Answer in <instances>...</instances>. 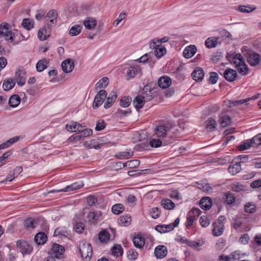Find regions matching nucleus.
Instances as JSON below:
<instances>
[{
  "instance_id": "f257e3e1",
  "label": "nucleus",
  "mask_w": 261,
  "mask_h": 261,
  "mask_svg": "<svg viewBox=\"0 0 261 261\" xmlns=\"http://www.w3.org/2000/svg\"><path fill=\"white\" fill-rule=\"evenodd\" d=\"M231 63L235 64V67L239 73L246 75L248 73L249 68L245 62L244 57L240 54L234 55L229 59Z\"/></svg>"
},
{
  "instance_id": "f03ea898",
  "label": "nucleus",
  "mask_w": 261,
  "mask_h": 261,
  "mask_svg": "<svg viewBox=\"0 0 261 261\" xmlns=\"http://www.w3.org/2000/svg\"><path fill=\"white\" fill-rule=\"evenodd\" d=\"M3 38L9 43H13L14 41V34L9 31L7 23L0 25V39Z\"/></svg>"
},
{
  "instance_id": "7ed1b4c3",
  "label": "nucleus",
  "mask_w": 261,
  "mask_h": 261,
  "mask_svg": "<svg viewBox=\"0 0 261 261\" xmlns=\"http://www.w3.org/2000/svg\"><path fill=\"white\" fill-rule=\"evenodd\" d=\"M172 127L171 124H162L157 126L154 129L153 136L158 138H164L167 135L168 133Z\"/></svg>"
},
{
  "instance_id": "20e7f679",
  "label": "nucleus",
  "mask_w": 261,
  "mask_h": 261,
  "mask_svg": "<svg viewBox=\"0 0 261 261\" xmlns=\"http://www.w3.org/2000/svg\"><path fill=\"white\" fill-rule=\"evenodd\" d=\"M248 64L253 67L258 65L261 61V56L254 51H249L245 55Z\"/></svg>"
},
{
  "instance_id": "39448f33",
  "label": "nucleus",
  "mask_w": 261,
  "mask_h": 261,
  "mask_svg": "<svg viewBox=\"0 0 261 261\" xmlns=\"http://www.w3.org/2000/svg\"><path fill=\"white\" fill-rule=\"evenodd\" d=\"M80 251L85 261H89L92 255V248L89 243H84L80 245Z\"/></svg>"
},
{
  "instance_id": "423d86ee",
  "label": "nucleus",
  "mask_w": 261,
  "mask_h": 261,
  "mask_svg": "<svg viewBox=\"0 0 261 261\" xmlns=\"http://www.w3.org/2000/svg\"><path fill=\"white\" fill-rule=\"evenodd\" d=\"M16 245L19 251L23 255L31 254L33 249L31 244L24 240L17 241Z\"/></svg>"
},
{
  "instance_id": "0eeeda50",
  "label": "nucleus",
  "mask_w": 261,
  "mask_h": 261,
  "mask_svg": "<svg viewBox=\"0 0 261 261\" xmlns=\"http://www.w3.org/2000/svg\"><path fill=\"white\" fill-rule=\"evenodd\" d=\"M18 85L23 86L26 82V71L23 68H18L15 72L14 79Z\"/></svg>"
},
{
  "instance_id": "6e6552de",
  "label": "nucleus",
  "mask_w": 261,
  "mask_h": 261,
  "mask_svg": "<svg viewBox=\"0 0 261 261\" xmlns=\"http://www.w3.org/2000/svg\"><path fill=\"white\" fill-rule=\"evenodd\" d=\"M107 93L106 91L104 90H100L95 97L93 103V109H96L101 106L107 97Z\"/></svg>"
},
{
  "instance_id": "1a4fd4ad",
  "label": "nucleus",
  "mask_w": 261,
  "mask_h": 261,
  "mask_svg": "<svg viewBox=\"0 0 261 261\" xmlns=\"http://www.w3.org/2000/svg\"><path fill=\"white\" fill-rule=\"evenodd\" d=\"M57 13L55 10L49 11L45 16L46 21L48 28H51L56 24L57 20Z\"/></svg>"
},
{
  "instance_id": "9d476101",
  "label": "nucleus",
  "mask_w": 261,
  "mask_h": 261,
  "mask_svg": "<svg viewBox=\"0 0 261 261\" xmlns=\"http://www.w3.org/2000/svg\"><path fill=\"white\" fill-rule=\"evenodd\" d=\"M64 251V248L62 246L57 244H54L50 251L49 252V253L51 256L55 258H59L60 255L63 254Z\"/></svg>"
},
{
  "instance_id": "9b49d317",
  "label": "nucleus",
  "mask_w": 261,
  "mask_h": 261,
  "mask_svg": "<svg viewBox=\"0 0 261 261\" xmlns=\"http://www.w3.org/2000/svg\"><path fill=\"white\" fill-rule=\"evenodd\" d=\"M84 186V184L82 181L74 182L70 185L66 186L63 189L57 190V192H68L72 191H75L82 188Z\"/></svg>"
},
{
  "instance_id": "f8f14e48",
  "label": "nucleus",
  "mask_w": 261,
  "mask_h": 261,
  "mask_svg": "<svg viewBox=\"0 0 261 261\" xmlns=\"http://www.w3.org/2000/svg\"><path fill=\"white\" fill-rule=\"evenodd\" d=\"M167 253V248L164 245H159L155 248L154 250V255L157 258H163L166 256Z\"/></svg>"
},
{
  "instance_id": "ddd939ff",
  "label": "nucleus",
  "mask_w": 261,
  "mask_h": 261,
  "mask_svg": "<svg viewBox=\"0 0 261 261\" xmlns=\"http://www.w3.org/2000/svg\"><path fill=\"white\" fill-rule=\"evenodd\" d=\"M62 69L65 73L72 72L74 67V63L70 59H67L61 64Z\"/></svg>"
},
{
  "instance_id": "4468645a",
  "label": "nucleus",
  "mask_w": 261,
  "mask_h": 261,
  "mask_svg": "<svg viewBox=\"0 0 261 261\" xmlns=\"http://www.w3.org/2000/svg\"><path fill=\"white\" fill-rule=\"evenodd\" d=\"M238 74L237 71L231 68L226 69L223 73V76L228 82H233L236 80Z\"/></svg>"
},
{
  "instance_id": "2eb2a0df",
  "label": "nucleus",
  "mask_w": 261,
  "mask_h": 261,
  "mask_svg": "<svg viewBox=\"0 0 261 261\" xmlns=\"http://www.w3.org/2000/svg\"><path fill=\"white\" fill-rule=\"evenodd\" d=\"M223 217L221 216L218 219V222L214 224V228L213 229V233L215 236H219L222 234L224 230V225L220 222L221 218Z\"/></svg>"
},
{
  "instance_id": "dca6fc26",
  "label": "nucleus",
  "mask_w": 261,
  "mask_h": 261,
  "mask_svg": "<svg viewBox=\"0 0 261 261\" xmlns=\"http://www.w3.org/2000/svg\"><path fill=\"white\" fill-rule=\"evenodd\" d=\"M228 170L233 175L239 173L241 170L240 163L236 161H233L229 165Z\"/></svg>"
},
{
  "instance_id": "f3484780",
  "label": "nucleus",
  "mask_w": 261,
  "mask_h": 261,
  "mask_svg": "<svg viewBox=\"0 0 261 261\" xmlns=\"http://www.w3.org/2000/svg\"><path fill=\"white\" fill-rule=\"evenodd\" d=\"M158 83L160 88L166 89L171 85V79L167 76H163L159 79Z\"/></svg>"
},
{
  "instance_id": "a211bd4d",
  "label": "nucleus",
  "mask_w": 261,
  "mask_h": 261,
  "mask_svg": "<svg viewBox=\"0 0 261 261\" xmlns=\"http://www.w3.org/2000/svg\"><path fill=\"white\" fill-rule=\"evenodd\" d=\"M140 95L142 96L146 101H150L153 98L150 88L148 85H146L143 88L141 93Z\"/></svg>"
},
{
  "instance_id": "6ab92c4d",
  "label": "nucleus",
  "mask_w": 261,
  "mask_h": 261,
  "mask_svg": "<svg viewBox=\"0 0 261 261\" xmlns=\"http://www.w3.org/2000/svg\"><path fill=\"white\" fill-rule=\"evenodd\" d=\"M66 128L68 132L78 133L82 128V125L76 122H71L66 124Z\"/></svg>"
},
{
  "instance_id": "aec40b11",
  "label": "nucleus",
  "mask_w": 261,
  "mask_h": 261,
  "mask_svg": "<svg viewBox=\"0 0 261 261\" xmlns=\"http://www.w3.org/2000/svg\"><path fill=\"white\" fill-rule=\"evenodd\" d=\"M197 50L196 47L194 45H190L187 47L183 51V56L187 58H190L192 57Z\"/></svg>"
},
{
  "instance_id": "412c9836",
  "label": "nucleus",
  "mask_w": 261,
  "mask_h": 261,
  "mask_svg": "<svg viewBox=\"0 0 261 261\" xmlns=\"http://www.w3.org/2000/svg\"><path fill=\"white\" fill-rule=\"evenodd\" d=\"M204 75L203 70L200 67L196 68L192 73L193 79L196 81H201L204 77Z\"/></svg>"
},
{
  "instance_id": "4be33fe9",
  "label": "nucleus",
  "mask_w": 261,
  "mask_h": 261,
  "mask_svg": "<svg viewBox=\"0 0 261 261\" xmlns=\"http://www.w3.org/2000/svg\"><path fill=\"white\" fill-rule=\"evenodd\" d=\"M200 205L201 208L205 210H209L212 206L211 199L208 197H204L200 201Z\"/></svg>"
},
{
  "instance_id": "5701e85b",
  "label": "nucleus",
  "mask_w": 261,
  "mask_h": 261,
  "mask_svg": "<svg viewBox=\"0 0 261 261\" xmlns=\"http://www.w3.org/2000/svg\"><path fill=\"white\" fill-rule=\"evenodd\" d=\"M219 123L222 127H226L231 124V118L224 114L221 113L219 115Z\"/></svg>"
},
{
  "instance_id": "b1692460",
  "label": "nucleus",
  "mask_w": 261,
  "mask_h": 261,
  "mask_svg": "<svg viewBox=\"0 0 261 261\" xmlns=\"http://www.w3.org/2000/svg\"><path fill=\"white\" fill-rule=\"evenodd\" d=\"M117 95L114 91L111 92L107 98V101L104 104V107L106 109L110 108L115 102Z\"/></svg>"
},
{
  "instance_id": "393cba45",
  "label": "nucleus",
  "mask_w": 261,
  "mask_h": 261,
  "mask_svg": "<svg viewBox=\"0 0 261 261\" xmlns=\"http://www.w3.org/2000/svg\"><path fill=\"white\" fill-rule=\"evenodd\" d=\"M102 213L100 211H91L88 214L89 220L93 223H96L99 218L101 216Z\"/></svg>"
},
{
  "instance_id": "a878e982",
  "label": "nucleus",
  "mask_w": 261,
  "mask_h": 261,
  "mask_svg": "<svg viewBox=\"0 0 261 261\" xmlns=\"http://www.w3.org/2000/svg\"><path fill=\"white\" fill-rule=\"evenodd\" d=\"M84 24L87 29L91 30L96 27V21L92 17H87L84 21Z\"/></svg>"
},
{
  "instance_id": "bb28decb",
  "label": "nucleus",
  "mask_w": 261,
  "mask_h": 261,
  "mask_svg": "<svg viewBox=\"0 0 261 261\" xmlns=\"http://www.w3.org/2000/svg\"><path fill=\"white\" fill-rule=\"evenodd\" d=\"M146 101L140 95H137L133 100V104L134 105L136 109L139 110L143 108Z\"/></svg>"
},
{
  "instance_id": "cd10ccee",
  "label": "nucleus",
  "mask_w": 261,
  "mask_h": 261,
  "mask_svg": "<svg viewBox=\"0 0 261 261\" xmlns=\"http://www.w3.org/2000/svg\"><path fill=\"white\" fill-rule=\"evenodd\" d=\"M134 246L138 248H142L145 244V239L141 235H137L133 239Z\"/></svg>"
},
{
  "instance_id": "c85d7f7f",
  "label": "nucleus",
  "mask_w": 261,
  "mask_h": 261,
  "mask_svg": "<svg viewBox=\"0 0 261 261\" xmlns=\"http://www.w3.org/2000/svg\"><path fill=\"white\" fill-rule=\"evenodd\" d=\"M219 40V38L218 37L208 38L205 40V45L208 48L215 47L220 43Z\"/></svg>"
},
{
  "instance_id": "c756f323",
  "label": "nucleus",
  "mask_w": 261,
  "mask_h": 261,
  "mask_svg": "<svg viewBox=\"0 0 261 261\" xmlns=\"http://www.w3.org/2000/svg\"><path fill=\"white\" fill-rule=\"evenodd\" d=\"M205 127L210 131H214L216 129L217 123L216 120L212 118H209L205 122Z\"/></svg>"
},
{
  "instance_id": "7c9ffc66",
  "label": "nucleus",
  "mask_w": 261,
  "mask_h": 261,
  "mask_svg": "<svg viewBox=\"0 0 261 261\" xmlns=\"http://www.w3.org/2000/svg\"><path fill=\"white\" fill-rule=\"evenodd\" d=\"M15 85V80L12 78H9L4 81L3 88L5 91H8L12 89Z\"/></svg>"
},
{
  "instance_id": "2f4dec72",
  "label": "nucleus",
  "mask_w": 261,
  "mask_h": 261,
  "mask_svg": "<svg viewBox=\"0 0 261 261\" xmlns=\"http://www.w3.org/2000/svg\"><path fill=\"white\" fill-rule=\"evenodd\" d=\"M34 240L35 242L38 245L44 244L47 240V237L45 233L40 232L35 236Z\"/></svg>"
},
{
  "instance_id": "473e14b6",
  "label": "nucleus",
  "mask_w": 261,
  "mask_h": 261,
  "mask_svg": "<svg viewBox=\"0 0 261 261\" xmlns=\"http://www.w3.org/2000/svg\"><path fill=\"white\" fill-rule=\"evenodd\" d=\"M134 155V152L132 151H125L118 152L116 154V158L120 160L128 159L132 158Z\"/></svg>"
},
{
  "instance_id": "72a5a7b5",
  "label": "nucleus",
  "mask_w": 261,
  "mask_h": 261,
  "mask_svg": "<svg viewBox=\"0 0 261 261\" xmlns=\"http://www.w3.org/2000/svg\"><path fill=\"white\" fill-rule=\"evenodd\" d=\"M231 189L236 192H243L246 191V187L239 182H234L231 185Z\"/></svg>"
},
{
  "instance_id": "f704fd0d",
  "label": "nucleus",
  "mask_w": 261,
  "mask_h": 261,
  "mask_svg": "<svg viewBox=\"0 0 261 261\" xmlns=\"http://www.w3.org/2000/svg\"><path fill=\"white\" fill-rule=\"evenodd\" d=\"M21 101V99L18 95H13L10 97L9 100V104L11 107H17Z\"/></svg>"
},
{
  "instance_id": "c9c22d12",
  "label": "nucleus",
  "mask_w": 261,
  "mask_h": 261,
  "mask_svg": "<svg viewBox=\"0 0 261 261\" xmlns=\"http://www.w3.org/2000/svg\"><path fill=\"white\" fill-rule=\"evenodd\" d=\"M49 63L48 60L46 59L39 60L36 64V69L38 72H41L44 70L47 66Z\"/></svg>"
},
{
  "instance_id": "e433bc0d",
  "label": "nucleus",
  "mask_w": 261,
  "mask_h": 261,
  "mask_svg": "<svg viewBox=\"0 0 261 261\" xmlns=\"http://www.w3.org/2000/svg\"><path fill=\"white\" fill-rule=\"evenodd\" d=\"M166 53V49L162 44L158 45V47L154 50L153 54L157 58L163 57ZM152 55L153 53H152Z\"/></svg>"
},
{
  "instance_id": "4c0bfd02",
  "label": "nucleus",
  "mask_w": 261,
  "mask_h": 261,
  "mask_svg": "<svg viewBox=\"0 0 261 261\" xmlns=\"http://www.w3.org/2000/svg\"><path fill=\"white\" fill-rule=\"evenodd\" d=\"M173 229L170 224L169 225H159L155 227V230L161 233H165Z\"/></svg>"
},
{
  "instance_id": "58836bf2",
  "label": "nucleus",
  "mask_w": 261,
  "mask_h": 261,
  "mask_svg": "<svg viewBox=\"0 0 261 261\" xmlns=\"http://www.w3.org/2000/svg\"><path fill=\"white\" fill-rule=\"evenodd\" d=\"M161 205L167 210H172L175 207V204L169 199H163L161 202Z\"/></svg>"
},
{
  "instance_id": "ea45409f",
  "label": "nucleus",
  "mask_w": 261,
  "mask_h": 261,
  "mask_svg": "<svg viewBox=\"0 0 261 261\" xmlns=\"http://www.w3.org/2000/svg\"><path fill=\"white\" fill-rule=\"evenodd\" d=\"M19 140V137L18 136H15L12 138H10L9 140L7 141L6 142L2 143L0 145L1 149H5L9 147L13 143L17 142Z\"/></svg>"
},
{
  "instance_id": "a19ab883",
  "label": "nucleus",
  "mask_w": 261,
  "mask_h": 261,
  "mask_svg": "<svg viewBox=\"0 0 261 261\" xmlns=\"http://www.w3.org/2000/svg\"><path fill=\"white\" fill-rule=\"evenodd\" d=\"M244 210L245 212L253 214L256 211V206L255 204L253 202H247L244 205Z\"/></svg>"
},
{
  "instance_id": "79ce46f5",
  "label": "nucleus",
  "mask_w": 261,
  "mask_h": 261,
  "mask_svg": "<svg viewBox=\"0 0 261 261\" xmlns=\"http://www.w3.org/2000/svg\"><path fill=\"white\" fill-rule=\"evenodd\" d=\"M109 84V79L107 77H104L100 80L95 85V89L105 88Z\"/></svg>"
},
{
  "instance_id": "37998d69",
  "label": "nucleus",
  "mask_w": 261,
  "mask_h": 261,
  "mask_svg": "<svg viewBox=\"0 0 261 261\" xmlns=\"http://www.w3.org/2000/svg\"><path fill=\"white\" fill-rule=\"evenodd\" d=\"M98 239L101 243L107 242L110 239V233L106 230H102L98 234Z\"/></svg>"
},
{
  "instance_id": "c03bdc74",
  "label": "nucleus",
  "mask_w": 261,
  "mask_h": 261,
  "mask_svg": "<svg viewBox=\"0 0 261 261\" xmlns=\"http://www.w3.org/2000/svg\"><path fill=\"white\" fill-rule=\"evenodd\" d=\"M49 36L47 33V30L45 28L40 29L38 32V37L41 41L46 40Z\"/></svg>"
},
{
  "instance_id": "a18cd8bd",
  "label": "nucleus",
  "mask_w": 261,
  "mask_h": 261,
  "mask_svg": "<svg viewBox=\"0 0 261 261\" xmlns=\"http://www.w3.org/2000/svg\"><path fill=\"white\" fill-rule=\"evenodd\" d=\"M132 221L129 215L121 216L119 219V223L123 226L128 225Z\"/></svg>"
},
{
  "instance_id": "49530a36",
  "label": "nucleus",
  "mask_w": 261,
  "mask_h": 261,
  "mask_svg": "<svg viewBox=\"0 0 261 261\" xmlns=\"http://www.w3.org/2000/svg\"><path fill=\"white\" fill-rule=\"evenodd\" d=\"M81 29L82 27L80 25H74L70 29L69 34L71 36H77L81 33Z\"/></svg>"
},
{
  "instance_id": "de8ad7c7",
  "label": "nucleus",
  "mask_w": 261,
  "mask_h": 261,
  "mask_svg": "<svg viewBox=\"0 0 261 261\" xmlns=\"http://www.w3.org/2000/svg\"><path fill=\"white\" fill-rule=\"evenodd\" d=\"M37 221L31 218L28 219L24 222V226L28 229L35 228L37 226Z\"/></svg>"
},
{
  "instance_id": "09e8293b",
  "label": "nucleus",
  "mask_w": 261,
  "mask_h": 261,
  "mask_svg": "<svg viewBox=\"0 0 261 261\" xmlns=\"http://www.w3.org/2000/svg\"><path fill=\"white\" fill-rule=\"evenodd\" d=\"M124 210V207L122 204H116L114 205L112 207V211L115 214H120Z\"/></svg>"
},
{
  "instance_id": "8fccbe9b",
  "label": "nucleus",
  "mask_w": 261,
  "mask_h": 261,
  "mask_svg": "<svg viewBox=\"0 0 261 261\" xmlns=\"http://www.w3.org/2000/svg\"><path fill=\"white\" fill-rule=\"evenodd\" d=\"M80 131H79V133L81 134V136L82 138L90 136L92 134V130L89 128H84V126L82 125V128L80 129Z\"/></svg>"
},
{
  "instance_id": "3c124183",
  "label": "nucleus",
  "mask_w": 261,
  "mask_h": 261,
  "mask_svg": "<svg viewBox=\"0 0 261 261\" xmlns=\"http://www.w3.org/2000/svg\"><path fill=\"white\" fill-rule=\"evenodd\" d=\"M198 188L204 192H212L213 190L209 184L205 182L198 184Z\"/></svg>"
},
{
  "instance_id": "603ef678",
  "label": "nucleus",
  "mask_w": 261,
  "mask_h": 261,
  "mask_svg": "<svg viewBox=\"0 0 261 261\" xmlns=\"http://www.w3.org/2000/svg\"><path fill=\"white\" fill-rule=\"evenodd\" d=\"M22 26L28 30H30L34 27V23L29 18H24L22 22Z\"/></svg>"
},
{
  "instance_id": "864d4df0",
  "label": "nucleus",
  "mask_w": 261,
  "mask_h": 261,
  "mask_svg": "<svg viewBox=\"0 0 261 261\" xmlns=\"http://www.w3.org/2000/svg\"><path fill=\"white\" fill-rule=\"evenodd\" d=\"M112 251L115 256H119L122 254L123 249L121 245H116L112 248Z\"/></svg>"
},
{
  "instance_id": "5fc2aeb1",
  "label": "nucleus",
  "mask_w": 261,
  "mask_h": 261,
  "mask_svg": "<svg viewBox=\"0 0 261 261\" xmlns=\"http://www.w3.org/2000/svg\"><path fill=\"white\" fill-rule=\"evenodd\" d=\"M250 100V98H246L245 99L238 100L234 101H229V107H237Z\"/></svg>"
},
{
  "instance_id": "6e6d98bb",
  "label": "nucleus",
  "mask_w": 261,
  "mask_h": 261,
  "mask_svg": "<svg viewBox=\"0 0 261 261\" xmlns=\"http://www.w3.org/2000/svg\"><path fill=\"white\" fill-rule=\"evenodd\" d=\"M161 211L158 207H153L149 210V214L153 219H157L159 217Z\"/></svg>"
},
{
  "instance_id": "4d7b16f0",
  "label": "nucleus",
  "mask_w": 261,
  "mask_h": 261,
  "mask_svg": "<svg viewBox=\"0 0 261 261\" xmlns=\"http://www.w3.org/2000/svg\"><path fill=\"white\" fill-rule=\"evenodd\" d=\"M137 73V70L135 67H129L126 72L127 79H129L135 77Z\"/></svg>"
},
{
  "instance_id": "13d9d810",
  "label": "nucleus",
  "mask_w": 261,
  "mask_h": 261,
  "mask_svg": "<svg viewBox=\"0 0 261 261\" xmlns=\"http://www.w3.org/2000/svg\"><path fill=\"white\" fill-rule=\"evenodd\" d=\"M132 99L129 97H123L120 100V105L124 108L127 107L129 106Z\"/></svg>"
},
{
  "instance_id": "bf43d9fd",
  "label": "nucleus",
  "mask_w": 261,
  "mask_h": 261,
  "mask_svg": "<svg viewBox=\"0 0 261 261\" xmlns=\"http://www.w3.org/2000/svg\"><path fill=\"white\" fill-rule=\"evenodd\" d=\"M226 200L225 201L228 204H231L235 201V197L232 193L230 192L225 194Z\"/></svg>"
},
{
  "instance_id": "052dcab7",
  "label": "nucleus",
  "mask_w": 261,
  "mask_h": 261,
  "mask_svg": "<svg viewBox=\"0 0 261 261\" xmlns=\"http://www.w3.org/2000/svg\"><path fill=\"white\" fill-rule=\"evenodd\" d=\"M251 147V141L249 140H247L243 142L242 144L238 146V149L240 150H244L247 149Z\"/></svg>"
},
{
  "instance_id": "680f3d73",
  "label": "nucleus",
  "mask_w": 261,
  "mask_h": 261,
  "mask_svg": "<svg viewBox=\"0 0 261 261\" xmlns=\"http://www.w3.org/2000/svg\"><path fill=\"white\" fill-rule=\"evenodd\" d=\"M149 145L151 147L157 148L161 146L162 141L160 139H152L149 141Z\"/></svg>"
},
{
  "instance_id": "e2e57ef3",
  "label": "nucleus",
  "mask_w": 261,
  "mask_h": 261,
  "mask_svg": "<svg viewBox=\"0 0 261 261\" xmlns=\"http://www.w3.org/2000/svg\"><path fill=\"white\" fill-rule=\"evenodd\" d=\"M255 9V7L252 8L250 6H241L239 7V10L242 13H248L252 12Z\"/></svg>"
},
{
  "instance_id": "0e129e2a",
  "label": "nucleus",
  "mask_w": 261,
  "mask_h": 261,
  "mask_svg": "<svg viewBox=\"0 0 261 261\" xmlns=\"http://www.w3.org/2000/svg\"><path fill=\"white\" fill-rule=\"evenodd\" d=\"M200 224L202 227H206L210 224V220L206 216H202L200 218Z\"/></svg>"
},
{
  "instance_id": "69168bd1",
  "label": "nucleus",
  "mask_w": 261,
  "mask_h": 261,
  "mask_svg": "<svg viewBox=\"0 0 261 261\" xmlns=\"http://www.w3.org/2000/svg\"><path fill=\"white\" fill-rule=\"evenodd\" d=\"M249 140L251 141L252 147H256L261 145V142L258 135L253 137L251 139H249Z\"/></svg>"
},
{
  "instance_id": "338daca9",
  "label": "nucleus",
  "mask_w": 261,
  "mask_h": 261,
  "mask_svg": "<svg viewBox=\"0 0 261 261\" xmlns=\"http://www.w3.org/2000/svg\"><path fill=\"white\" fill-rule=\"evenodd\" d=\"M106 127V123L103 120H98L96 122L95 130L97 131H100L104 129Z\"/></svg>"
},
{
  "instance_id": "774afa93",
  "label": "nucleus",
  "mask_w": 261,
  "mask_h": 261,
  "mask_svg": "<svg viewBox=\"0 0 261 261\" xmlns=\"http://www.w3.org/2000/svg\"><path fill=\"white\" fill-rule=\"evenodd\" d=\"M128 257L131 260H135L138 256V253L135 249H130L128 252Z\"/></svg>"
}]
</instances>
